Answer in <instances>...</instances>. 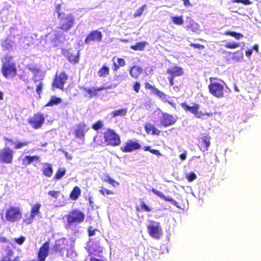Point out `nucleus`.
<instances>
[{
	"label": "nucleus",
	"instance_id": "nucleus-1",
	"mask_svg": "<svg viewBox=\"0 0 261 261\" xmlns=\"http://www.w3.org/2000/svg\"><path fill=\"white\" fill-rule=\"evenodd\" d=\"M65 217L66 218V229L71 230L74 235L78 233V226L84 222L85 218L84 213L78 208H74Z\"/></svg>",
	"mask_w": 261,
	"mask_h": 261
},
{
	"label": "nucleus",
	"instance_id": "nucleus-2",
	"mask_svg": "<svg viewBox=\"0 0 261 261\" xmlns=\"http://www.w3.org/2000/svg\"><path fill=\"white\" fill-rule=\"evenodd\" d=\"M176 118L172 115L163 112L161 110H158L154 112L152 116V120L156 122L159 121L160 124L165 127H167L174 124L176 121Z\"/></svg>",
	"mask_w": 261,
	"mask_h": 261
},
{
	"label": "nucleus",
	"instance_id": "nucleus-3",
	"mask_svg": "<svg viewBox=\"0 0 261 261\" xmlns=\"http://www.w3.org/2000/svg\"><path fill=\"white\" fill-rule=\"evenodd\" d=\"M210 84L208 86L209 92L214 96L220 98L224 96V82L215 77L210 79Z\"/></svg>",
	"mask_w": 261,
	"mask_h": 261
},
{
	"label": "nucleus",
	"instance_id": "nucleus-4",
	"mask_svg": "<svg viewBox=\"0 0 261 261\" xmlns=\"http://www.w3.org/2000/svg\"><path fill=\"white\" fill-rule=\"evenodd\" d=\"M58 19L59 20L60 29L64 32L68 31L75 24V17L70 13L60 15Z\"/></svg>",
	"mask_w": 261,
	"mask_h": 261
},
{
	"label": "nucleus",
	"instance_id": "nucleus-5",
	"mask_svg": "<svg viewBox=\"0 0 261 261\" xmlns=\"http://www.w3.org/2000/svg\"><path fill=\"white\" fill-rule=\"evenodd\" d=\"M181 107L187 112H190L191 113L194 115L195 117L197 118L204 119L205 116L208 117L212 116L213 114L212 113L203 112L199 111L200 106L196 103H193V106H190L186 102H182L181 103Z\"/></svg>",
	"mask_w": 261,
	"mask_h": 261
},
{
	"label": "nucleus",
	"instance_id": "nucleus-6",
	"mask_svg": "<svg viewBox=\"0 0 261 261\" xmlns=\"http://www.w3.org/2000/svg\"><path fill=\"white\" fill-rule=\"evenodd\" d=\"M104 139L108 145L117 146L120 144L119 136L113 129H108L104 134Z\"/></svg>",
	"mask_w": 261,
	"mask_h": 261
},
{
	"label": "nucleus",
	"instance_id": "nucleus-7",
	"mask_svg": "<svg viewBox=\"0 0 261 261\" xmlns=\"http://www.w3.org/2000/svg\"><path fill=\"white\" fill-rule=\"evenodd\" d=\"M5 217L10 222H18L22 217V213L18 207L10 206L7 210Z\"/></svg>",
	"mask_w": 261,
	"mask_h": 261
},
{
	"label": "nucleus",
	"instance_id": "nucleus-8",
	"mask_svg": "<svg viewBox=\"0 0 261 261\" xmlns=\"http://www.w3.org/2000/svg\"><path fill=\"white\" fill-rule=\"evenodd\" d=\"M2 72L6 78L14 77L17 73L15 64L9 61L4 62L2 65Z\"/></svg>",
	"mask_w": 261,
	"mask_h": 261
},
{
	"label": "nucleus",
	"instance_id": "nucleus-9",
	"mask_svg": "<svg viewBox=\"0 0 261 261\" xmlns=\"http://www.w3.org/2000/svg\"><path fill=\"white\" fill-rule=\"evenodd\" d=\"M147 229L150 236L156 239H159L162 233L160 223L154 221H150V224L147 225Z\"/></svg>",
	"mask_w": 261,
	"mask_h": 261
},
{
	"label": "nucleus",
	"instance_id": "nucleus-10",
	"mask_svg": "<svg viewBox=\"0 0 261 261\" xmlns=\"http://www.w3.org/2000/svg\"><path fill=\"white\" fill-rule=\"evenodd\" d=\"M14 151L9 147H5L0 150V163L11 164L13 159Z\"/></svg>",
	"mask_w": 261,
	"mask_h": 261
},
{
	"label": "nucleus",
	"instance_id": "nucleus-11",
	"mask_svg": "<svg viewBox=\"0 0 261 261\" xmlns=\"http://www.w3.org/2000/svg\"><path fill=\"white\" fill-rule=\"evenodd\" d=\"M45 121L44 115L40 113H37L33 117L28 119L29 123L34 129H39L41 128Z\"/></svg>",
	"mask_w": 261,
	"mask_h": 261
},
{
	"label": "nucleus",
	"instance_id": "nucleus-12",
	"mask_svg": "<svg viewBox=\"0 0 261 261\" xmlns=\"http://www.w3.org/2000/svg\"><path fill=\"white\" fill-rule=\"evenodd\" d=\"M141 147L138 141L129 140L121 147L123 152H132L135 150L140 149Z\"/></svg>",
	"mask_w": 261,
	"mask_h": 261
},
{
	"label": "nucleus",
	"instance_id": "nucleus-13",
	"mask_svg": "<svg viewBox=\"0 0 261 261\" xmlns=\"http://www.w3.org/2000/svg\"><path fill=\"white\" fill-rule=\"evenodd\" d=\"M102 33L98 30L92 31L85 39V43L89 44L91 42H100L102 39Z\"/></svg>",
	"mask_w": 261,
	"mask_h": 261
},
{
	"label": "nucleus",
	"instance_id": "nucleus-14",
	"mask_svg": "<svg viewBox=\"0 0 261 261\" xmlns=\"http://www.w3.org/2000/svg\"><path fill=\"white\" fill-rule=\"evenodd\" d=\"M49 242H45L39 248L37 254V261H45L49 254Z\"/></svg>",
	"mask_w": 261,
	"mask_h": 261
},
{
	"label": "nucleus",
	"instance_id": "nucleus-15",
	"mask_svg": "<svg viewBox=\"0 0 261 261\" xmlns=\"http://www.w3.org/2000/svg\"><path fill=\"white\" fill-rule=\"evenodd\" d=\"M151 191L153 193H154V194H155L156 195L159 196L160 198L164 199V200H165L166 201H169V202H171L173 205L175 206L176 207L179 208V203L176 201L174 200L170 196H166L162 192H161L159 191H158L157 190H156L155 189H154V188H152L151 190Z\"/></svg>",
	"mask_w": 261,
	"mask_h": 261
},
{
	"label": "nucleus",
	"instance_id": "nucleus-16",
	"mask_svg": "<svg viewBox=\"0 0 261 261\" xmlns=\"http://www.w3.org/2000/svg\"><path fill=\"white\" fill-rule=\"evenodd\" d=\"M88 128L85 123H80L76 126L75 129V136L77 139L84 140L86 133L87 132Z\"/></svg>",
	"mask_w": 261,
	"mask_h": 261
},
{
	"label": "nucleus",
	"instance_id": "nucleus-17",
	"mask_svg": "<svg viewBox=\"0 0 261 261\" xmlns=\"http://www.w3.org/2000/svg\"><path fill=\"white\" fill-rule=\"evenodd\" d=\"M62 54L70 62L73 63L74 64H76L79 62L80 55L79 51H77V55H75L74 54L70 52L67 49H63L62 50Z\"/></svg>",
	"mask_w": 261,
	"mask_h": 261
},
{
	"label": "nucleus",
	"instance_id": "nucleus-18",
	"mask_svg": "<svg viewBox=\"0 0 261 261\" xmlns=\"http://www.w3.org/2000/svg\"><path fill=\"white\" fill-rule=\"evenodd\" d=\"M167 73L173 77L179 76L184 74V70L180 67L173 66L167 69Z\"/></svg>",
	"mask_w": 261,
	"mask_h": 261
},
{
	"label": "nucleus",
	"instance_id": "nucleus-19",
	"mask_svg": "<svg viewBox=\"0 0 261 261\" xmlns=\"http://www.w3.org/2000/svg\"><path fill=\"white\" fill-rule=\"evenodd\" d=\"M200 150L204 152L208 150L210 146V137L207 135H204L201 138V141L199 142Z\"/></svg>",
	"mask_w": 261,
	"mask_h": 261
},
{
	"label": "nucleus",
	"instance_id": "nucleus-20",
	"mask_svg": "<svg viewBox=\"0 0 261 261\" xmlns=\"http://www.w3.org/2000/svg\"><path fill=\"white\" fill-rule=\"evenodd\" d=\"M62 34L63 32L60 31H54L48 33L46 37L51 41L53 45L56 46L58 45L57 41L59 40L60 36Z\"/></svg>",
	"mask_w": 261,
	"mask_h": 261
},
{
	"label": "nucleus",
	"instance_id": "nucleus-21",
	"mask_svg": "<svg viewBox=\"0 0 261 261\" xmlns=\"http://www.w3.org/2000/svg\"><path fill=\"white\" fill-rule=\"evenodd\" d=\"M15 43L11 37L5 40L2 43V46L5 50L11 51L13 49Z\"/></svg>",
	"mask_w": 261,
	"mask_h": 261
},
{
	"label": "nucleus",
	"instance_id": "nucleus-22",
	"mask_svg": "<svg viewBox=\"0 0 261 261\" xmlns=\"http://www.w3.org/2000/svg\"><path fill=\"white\" fill-rule=\"evenodd\" d=\"M7 140L11 142V144L12 145H14V149H20L24 146H28L30 142L28 141V140H25L24 141H23V142H20L19 141H14L12 139H7Z\"/></svg>",
	"mask_w": 261,
	"mask_h": 261
},
{
	"label": "nucleus",
	"instance_id": "nucleus-23",
	"mask_svg": "<svg viewBox=\"0 0 261 261\" xmlns=\"http://www.w3.org/2000/svg\"><path fill=\"white\" fill-rule=\"evenodd\" d=\"M39 156L38 155H25L22 159V165L24 166H27L31 164L34 161H38Z\"/></svg>",
	"mask_w": 261,
	"mask_h": 261
},
{
	"label": "nucleus",
	"instance_id": "nucleus-24",
	"mask_svg": "<svg viewBox=\"0 0 261 261\" xmlns=\"http://www.w3.org/2000/svg\"><path fill=\"white\" fill-rule=\"evenodd\" d=\"M142 71L143 69L140 66L135 65L130 68L129 73L133 77L137 79Z\"/></svg>",
	"mask_w": 261,
	"mask_h": 261
},
{
	"label": "nucleus",
	"instance_id": "nucleus-25",
	"mask_svg": "<svg viewBox=\"0 0 261 261\" xmlns=\"http://www.w3.org/2000/svg\"><path fill=\"white\" fill-rule=\"evenodd\" d=\"M42 172L44 175L50 177L53 175V168L49 164L45 163L42 169Z\"/></svg>",
	"mask_w": 261,
	"mask_h": 261
},
{
	"label": "nucleus",
	"instance_id": "nucleus-26",
	"mask_svg": "<svg viewBox=\"0 0 261 261\" xmlns=\"http://www.w3.org/2000/svg\"><path fill=\"white\" fill-rule=\"evenodd\" d=\"M41 206V204L37 203L34 204L31 211V215L30 218L33 219L35 218V217L38 214H40V209Z\"/></svg>",
	"mask_w": 261,
	"mask_h": 261
},
{
	"label": "nucleus",
	"instance_id": "nucleus-27",
	"mask_svg": "<svg viewBox=\"0 0 261 261\" xmlns=\"http://www.w3.org/2000/svg\"><path fill=\"white\" fill-rule=\"evenodd\" d=\"M62 99L56 96H53L50 97L49 101L45 105V107H52L60 103Z\"/></svg>",
	"mask_w": 261,
	"mask_h": 261
},
{
	"label": "nucleus",
	"instance_id": "nucleus-28",
	"mask_svg": "<svg viewBox=\"0 0 261 261\" xmlns=\"http://www.w3.org/2000/svg\"><path fill=\"white\" fill-rule=\"evenodd\" d=\"M147 43L145 41H141L136 43L135 45H132L130 48L134 50H143Z\"/></svg>",
	"mask_w": 261,
	"mask_h": 261
},
{
	"label": "nucleus",
	"instance_id": "nucleus-29",
	"mask_svg": "<svg viewBox=\"0 0 261 261\" xmlns=\"http://www.w3.org/2000/svg\"><path fill=\"white\" fill-rule=\"evenodd\" d=\"M81 192V189L79 187H74L70 193V198L72 200H76L80 195Z\"/></svg>",
	"mask_w": 261,
	"mask_h": 261
},
{
	"label": "nucleus",
	"instance_id": "nucleus-30",
	"mask_svg": "<svg viewBox=\"0 0 261 261\" xmlns=\"http://www.w3.org/2000/svg\"><path fill=\"white\" fill-rule=\"evenodd\" d=\"M233 55V56L232 57L233 60L237 62H241L243 60L244 55L242 50L234 52Z\"/></svg>",
	"mask_w": 261,
	"mask_h": 261
},
{
	"label": "nucleus",
	"instance_id": "nucleus-31",
	"mask_svg": "<svg viewBox=\"0 0 261 261\" xmlns=\"http://www.w3.org/2000/svg\"><path fill=\"white\" fill-rule=\"evenodd\" d=\"M65 82L62 80L56 77L53 83V86L57 88L63 90Z\"/></svg>",
	"mask_w": 261,
	"mask_h": 261
},
{
	"label": "nucleus",
	"instance_id": "nucleus-32",
	"mask_svg": "<svg viewBox=\"0 0 261 261\" xmlns=\"http://www.w3.org/2000/svg\"><path fill=\"white\" fill-rule=\"evenodd\" d=\"M224 34L227 36L233 37L237 40H239L240 39L244 37V36L242 34L231 31H228L225 32Z\"/></svg>",
	"mask_w": 261,
	"mask_h": 261
},
{
	"label": "nucleus",
	"instance_id": "nucleus-33",
	"mask_svg": "<svg viewBox=\"0 0 261 261\" xmlns=\"http://www.w3.org/2000/svg\"><path fill=\"white\" fill-rule=\"evenodd\" d=\"M83 90L87 92L89 95L90 97H96L98 96V93L95 89V87L92 88L84 87L83 88Z\"/></svg>",
	"mask_w": 261,
	"mask_h": 261
},
{
	"label": "nucleus",
	"instance_id": "nucleus-34",
	"mask_svg": "<svg viewBox=\"0 0 261 261\" xmlns=\"http://www.w3.org/2000/svg\"><path fill=\"white\" fill-rule=\"evenodd\" d=\"M109 73V68L106 65H103L98 71V75L100 77H105Z\"/></svg>",
	"mask_w": 261,
	"mask_h": 261
},
{
	"label": "nucleus",
	"instance_id": "nucleus-35",
	"mask_svg": "<svg viewBox=\"0 0 261 261\" xmlns=\"http://www.w3.org/2000/svg\"><path fill=\"white\" fill-rule=\"evenodd\" d=\"M127 111V109H121L112 112L111 114L113 117L118 116H124L126 114Z\"/></svg>",
	"mask_w": 261,
	"mask_h": 261
},
{
	"label": "nucleus",
	"instance_id": "nucleus-36",
	"mask_svg": "<svg viewBox=\"0 0 261 261\" xmlns=\"http://www.w3.org/2000/svg\"><path fill=\"white\" fill-rule=\"evenodd\" d=\"M153 93L158 96L162 100H167V95L157 88H154Z\"/></svg>",
	"mask_w": 261,
	"mask_h": 261
},
{
	"label": "nucleus",
	"instance_id": "nucleus-37",
	"mask_svg": "<svg viewBox=\"0 0 261 261\" xmlns=\"http://www.w3.org/2000/svg\"><path fill=\"white\" fill-rule=\"evenodd\" d=\"M64 14L65 13L62 11L61 4L56 3L55 4V15H57L58 18L60 15H62Z\"/></svg>",
	"mask_w": 261,
	"mask_h": 261
},
{
	"label": "nucleus",
	"instance_id": "nucleus-38",
	"mask_svg": "<svg viewBox=\"0 0 261 261\" xmlns=\"http://www.w3.org/2000/svg\"><path fill=\"white\" fill-rule=\"evenodd\" d=\"M65 173L66 169L64 168H59L56 172L54 178L57 180H59L62 178Z\"/></svg>",
	"mask_w": 261,
	"mask_h": 261
},
{
	"label": "nucleus",
	"instance_id": "nucleus-39",
	"mask_svg": "<svg viewBox=\"0 0 261 261\" xmlns=\"http://www.w3.org/2000/svg\"><path fill=\"white\" fill-rule=\"evenodd\" d=\"M172 21L176 25H181L184 23L182 16H174L171 17Z\"/></svg>",
	"mask_w": 261,
	"mask_h": 261
},
{
	"label": "nucleus",
	"instance_id": "nucleus-40",
	"mask_svg": "<svg viewBox=\"0 0 261 261\" xmlns=\"http://www.w3.org/2000/svg\"><path fill=\"white\" fill-rule=\"evenodd\" d=\"M143 150L144 151H148L151 153L159 156H162V154L161 153L160 151L159 150L155 149H151L150 146H146L143 147Z\"/></svg>",
	"mask_w": 261,
	"mask_h": 261
},
{
	"label": "nucleus",
	"instance_id": "nucleus-41",
	"mask_svg": "<svg viewBox=\"0 0 261 261\" xmlns=\"http://www.w3.org/2000/svg\"><path fill=\"white\" fill-rule=\"evenodd\" d=\"M77 255L75 250L73 248L72 245L71 246V248L67 249L66 252V256L67 257L70 258L71 259L74 258Z\"/></svg>",
	"mask_w": 261,
	"mask_h": 261
},
{
	"label": "nucleus",
	"instance_id": "nucleus-42",
	"mask_svg": "<svg viewBox=\"0 0 261 261\" xmlns=\"http://www.w3.org/2000/svg\"><path fill=\"white\" fill-rule=\"evenodd\" d=\"M140 205V208L138 206L136 208L137 211L143 210L145 212H149L151 211V209L143 201L141 202Z\"/></svg>",
	"mask_w": 261,
	"mask_h": 261
},
{
	"label": "nucleus",
	"instance_id": "nucleus-43",
	"mask_svg": "<svg viewBox=\"0 0 261 261\" xmlns=\"http://www.w3.org/2000/svg\"><path fill=\"white\" fill-rule=\"evenodd\" d=\"M240 43L236 42H228L225 45V47L229 49H235L239 47Z\"/></svg>",
	"mask_w": 261,
	"mask_h": 261
},
{
	"label": "nucleus",
	"instance_id": "nucleus-44",
	"mask_svg": "<svg viewBox=\"0 0 261 261\" xmlns=\"http://www.w3.org/2000/svg\"><path fill=\"white\" fill-rule=\"evenodd\" d=\"M186 178L189 181L192 182L197 178V175L194 172H190L186 174Z\"/></svg>",
	"mask_w": 261,
	"mask_h": 261
},
{
	"label": "nucleus",
	"instance_id": "nucleus-45",
	"mask_svg": "<svg viewBox=\"0 0 261 261\" xmlns=\"http://www.w3.org/2000/svg\"><path fill=\"white\" fill-rule=\"evenodd\" d=\"M68 244V241L65 238H61L60 239H59L56 241L55 245H62L64 246H67Z\"/></svg>",
	"mask_w": 261,
	"mask_h": 261
},
{
	"label": "nucleus",
	"instance_id": "nucleus-46",
	"mask_svg": "<svg viewBox=\"0 0 261 261\" xmlns=\"http://www.w3.org/2000/svg\"><path fill=\"white\" fill-rule=\"evenodd\" d=\"M103 124L100 120H98L92 125V128L95 130H97L102 127Z\"/></svg>",
	"mask_w": 261,
	"mask_h": 261
},
{
	"label": "nucleus",
	"instance_id": "nucleus-47",
	"mask_svg": "<svg viewBox=\"0 0 261 261\" xmlns=\"http://www.w3.org/2000/svg\"><path fill=\"white\" fill-rule=\"evenodd\" d=\"M145 7L146 5H143L142 7H141L139 9H138L134 14V17H137L138 16H140L142 14Z\"/></svg>",
	"mask_w": 261,
	"mask_h": 261
},
{
	"label": "nucleus",
	"instance_id": "nucleus-48",
	"mask_svg": "<svg viewBox=\"0 0 261 261\" xmlns=\"http://www.w3.org/2000/svg\"><path fill=\"white\" fill-rule=\"evenodd\" d=\"M190 24L193 32H196L199 30L200 26L198 23L192 21Z\"/></svg>",
	"mask_w": 261,
	"mask_h": 261
},
{
	"label": "nucleus",
	"instance_id": "nucleus-49",
	"mask_svg": "<svg viewBox=\"0 0 261 261\" xmlns=\"http://www.w3.org/2000/svg\"><path fill=\"white\" fill-rule=\"evenodd\" d=\"M25 240V237L21 236L19 238H14V242L18 245H22Z\"/></svg>",
	"mask_w": 261,
	"mask_h": 261
},
{
	"label": "nucleus",
	"instance_id": "nucleus-50",
	"mask_svg": "<svg viewBox=\"0 0 261 261\" xmlns=\"http://www.w3.org/2000/svg\"><path fill=\"white\" fill-rule=\"evenodd\" d=\"M48 194L55 198H57L59 195L60 194V191H49L48 193Z\"/></svg>",
	"mask_w": 261,
	"mask_h": 261
},
{
	"label": "nucleus",
	"instance_id": "nucleus-51",
	"mask_svg": "<svg viewBox=\"0 0 261 261\" xmlns=\"http://www.w3.org/2000/svg\"><path fill=\"white\" fill-rule=\"evenodd\" d=\"M99 192L102 194L103 195H110V194H113V192L109 190H108L106 188H101L99 190Z\"/></svg>",
	"mask_w": 261,
	"mask_h": 261
},
{
	"label": "nucleus",
	"instance_id": "nucleus-52",
	"mask_svg": "<svg viewBox=\"0 0 261 261\" xmlns=\"http://www.w3.org/2000/svg\"><path fill=\"white\" fill-rule=\"evenodd\" d=\"M43 88V83L42 82H39L38 84H36V92L40 95L42 93V89Z\"/></svg>",
	"mask_w": 261,
	"mask_h": 261
},
{
	"label": "nucleus",
	"instance_id": "nucleus-53",
	"mask_svg": "<svg viewBox=\"0 0 261 261\" xmlns=\"http://www.w3.org/2000/svg\"><path fill=\"white\" fill-rule=\"evenodd\" d=\"M66 246H64L62 245H55L54 246V250L56 252H62L63 250H65L66 249Z\"/></svg>",
	"mask_w": 261,
	"mask_h": 261
},
{
	"label": "nucleus",
	"instance_id": "nucleus-54",
	"mask_svg": "<svg viewBox=\"0 0 261 261\" xmlns=\"http://www.w3.org/2000/svg\"><path fill=\"white\" fill-rule=\"evenodd\" d=\"M56 77L62 80V81H64L65 82H66V81L68 79V75L64 72H62L60 73V75L59 76H56Z\"/></svg>",
	"mask_w": 261,
	"mask_h": 261
},
{
	"label": "nucleus",
	"instance_id": "nucleus-55",
	"mask_svg": "<svg viewBox=\"0 0 261 261\" xmlns=\"http://www.w3.org/2000/svg\"><path fill=\"white\" fill-rule=\"evenodd\" d=\"M233 3H242L245 5H249L251 2L249 0H231Z\"/></svg>",
	"mask_w": 261,
	"mask_h": 261
},
{
	"label": "nucleus",
	"instance_id": "nucleus-56",
	"mask_svg": "<svg viewBox=\"0 0 261 261\" xmlns=\"http://www.w3.org/2000/svg\"><path fill=\"white\" fill-rule=\"evenodd\" d=\"M154 127L155 126L151 124H146L145 126V129L146 133L149 134L150 132L152 133V131Z\"/></svg>",
	"mask_w": 261,
	"mask_h": 261
},
{
	"label": "nucleus",
	"instance_id": "nucleus-57",
	"mask_svg": "<svg viewBox=\"0 0 261 261\" xmlns=\"http://www.w3.org/2000/svg\"><path fill=\"white\" fill-rule=\"evenodd\" d=\"M97 231L96 229H93L92 227H90L88 228V236L89 237H93L95 235V232Z\"/></svg>",
	"mask_w": 261,
	"mask_h": 261
},
{
	"label": "nucleus",
	"instance_id": "nucleus-58",
	"mask_svg": "<svg viewBox=\"0 0 261 261\" xmlns=\"http://www.w3.org/2000/svg\"><path fill=\"white\" fill-rule=\"evenodd\" d=\"M190 46L195 48H198L199 50L202 49L204 48V46L200 44L191 43Z\"/></svg>",
	"mask_w": 261,
	"mask_h": 261
},
{
	"label": "nucleus",
	"instance_id": "nucleus-59",
	"mask_svg": "<svg viewBox=\"0 0 261 261\" xmlns=\"http://www.w3.org/2000/svg\"><path fill=\"white\" fill-rule=\"evenodd\" d=\"M140 84L138 82H136L133 85L134 90L138 93L140 90Z\"/></svg>",
	"mask_w": 261,
	"mask_h": 261
},
{
	"label": "nucleus",
	"instance_id": "nucleus-60",
	"mask_svg": "<svg viewBox=\"0 0 261 261\" xmlns=\"http://www.w3.org/2000/svg\"><path fill=\"white\" fill-rule=\"evenodd\" d=\"M117 62L118 63V64H119V65L120 66V67H123L125 65V61L122 58H118L117 59Z\"/></svg>",
	"mask_w": 261,
	"mask_h": 261
},
{
	"label": "nucleus",
	"instance_id": "nucleus-61",
	"mask_svg": "<svg viewBox=\"0 0 261 261\" xmlns=\"http://www.w3.org/2000/svg\"><path fill=\"white\" fill-rule=\"evenodd\" d=\"M106 181L108 182L110 184H111L114 186V183H116L117 185H118V182H116V181L112 178L109 176H107V178L106 179Z\"/></svg>",
	"mask_w": 261,
	"mask_h": 261
},
{
	"label": "nucleus",
	"instance_id": "nucleus-62",
	"mask_svg": "<svg viewBox=\"0 0 261 261\" xmlns=\"http://www.w3.org/2000/svg\"><path fill=\"white\" fill-rule=\"evenodd\" d=\"M160 134H161V130H160L159 129L156 128L155 127H154V128L153 129L152 133H151V135H156V136H159L160 135Z\"/></svg>",
	"mask_w": 261,
	"mask_h": 261
},
{
	"label": "nucleus",
	"instance_id": "nucleus-63",
	"mask_svg": "<svg viewBox=\"0 0 261 261\" xmlns=\"http://www.w3.org/2000/svg\"><path fill=\"white\" fill-rule=\"evenodd\" d=\"M187 151L186 150H184V152L179 155L180 159L182 161L185 160L187 158Z\"/></svg>",
	"mask_w": 261,
	"mask_h": 261
},
{
	"label": "nucleus",
	"instance_id": "nucleus-64",
	"mask_svg": "<svg viewBox=\"0 0 261 261\" xmlns=\"http://www.w3.org/2000/svg\"><path fill=\"white\" fill-rule=\"evenodd\" d=\"M13 254V251L12 249H9L7 250L6 257L7 258H10V256Z\"/></svg>",
	"mask_w": 261,
	"mask_h": 261
}]
</instances>
